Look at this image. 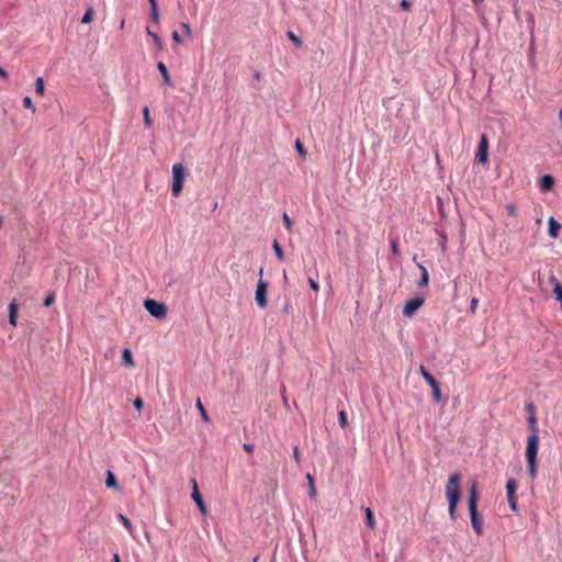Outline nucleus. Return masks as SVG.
<instances>
[{"instance_id":"1","label":"nucleus","mask_w":562,"mask_h":562,"mask_svg":"<svg viewBox=\"0 0 562 562\" xmlns=\"http://www.w3.org/2000/svg\"><path fill=\"white\" fill-rule=\"evenodd\" d=\"M461 474L453 473L449 476L445 486V494L448 501V512L452 520L457 518V506L460 502Z\"/></svg>"},{"instance_id":"2","label":"nucleus","mask_w":562,"mask_h":562,"mask_svg":"<svg viewBox=\"0 0 562 562\" xmlns=\"http://www.w3.org/2000/svg\"><path fill=\"white\" fill-rule=\"evenodd\" d=\"M539 450V435H530L527 438L526 446V460H527V470L531 480H535L538 474L537 467V457Z\"/></svg>"},{"instance_id":"3","label":"nucleus","mask_w":562,"mask_h":562,"mask_svg":"<svg viewBox=\"0 0 562 562\" xmlns=\"http://www.w3.org/2000/svg\"><path fill=\"white\" fill-rule=\"evenodd\" d=\"M477 498L476 483L473 482L469 491V512L472 528L477 536H481L483 533V519L477 512Z\"/></svg>"},{"instance_id":"4","label":"nucleus","mask_w":562,"mask_h":562,"mask_svg":"<svg viewBox=\"0 0 562 562\" xmlns=\"http://www.w3.org/2000/svg\"><path fill=\"white\" fill-rule=\"evenodd\" d=\"M186 179V170L182 164H175L172 166V184L171 193L173 196H178L182 189Z\"/></svg>"},{"instance_id":"5","label":"nucleus","mask_w":562,"mask_h":562,"mask_svg":"<svg viewBox=\"0 0 562 562\" xmlns=\"http://www.w3.org/2000/svg\"><path fill=\"white\" fill-rule=\"evenodd\" d=\"M144 306L147 312L156 318L162 319L167 315V306L158 301L147 299L144 302Z\"/></svg>"},{"instance_id":"6","label":"nucleus","mask_w":562,"mask_h":562,"mask_svg":"<svg viewBox=\"0 0 562 562\" xmlns=\"http://www.w3.org/2000/svg\"><path fill=\"white\" fill-rule=\"evenodd\" d=\"M517 482L514 479H509L506 483V492L509 507L513 512L518 510L517 497H516Z\"/></svg>"},{"instance_id":"7","label":"nucleus","mask_w":562,"mask_h":562,"mask_svg":"<svg viewBox=\"0 0 562 562\" xmlns=\"http://www.w3.org/2000/svg\"><path fill=\"white\" fill-rule=\"evenodd\" d=\"M487 154H488V139L485 134H483L480 138L477 150L475 154V158L477 162L485 165L487 162Z\"/></svg>"},{"instance_id":"8","label":"nucleus","mask_w":562,"mask_h":562,"mask_svg":"<svg viewBox=\"0 0 562 562\" xmlns=\"http://www.w3.org/2000/svg\"><path fill=\"white\" fill-rule=\"evenodd\" d=\"M267 291L268 283L260 279L257 284L255 299L258 306L261 308H265L267 306Z\"/></svg>"},{"instance_id":"9","label":"nucleus","mask_w":562,"mask_h":562,"mask_svg":"<svg viewBox=\"0 0 562 562\" xmlns=\"http://www.w3.org/2000/svg\"><path fill=\"white\" fill-rule=\"evenodd\" d=\"M424 302L425 301L423 297H415L407 301L403 307V314L406 317H412L415 312H417L423 306Z\"/></svg>"},{"instance_id":"10","label":"nucleus","mask_w":562,"mask_h":562,"mask_svg":"<svg viewBox=\"0 0 562 562\" xmlns=\"http://www.w3.org/2000/svg\"><path fill=\"white\" fill-rule=\"evenodd\" d=\"M191 483H192V486H193V491H192V499L195 502V504L198 505L200 512L205 515L206 514V507H205V504L203 502V498H202V495L198 488V484H196V480L195 479H192L191 480Z\"/></svg>"},{"instance_id":"11","label":"nucleus","mask_w":562,"mask_h":562,"mask_svg":"<svg viewBox=\"0 0 562 562\" xmlns=\"http://www.w3.org/2000/svg\"><path fill=\"white\" fill-rule=\"evenodd\" d=\"M554 186V179L550 175H546L540 179V190L543 192L550 191Z\"/></svg>"},{"instance_id":"12","label":"nucleus","mask_w":562,"mask_h":562,"mask_svg":"<svg viewBox=\"0 0 562 562\" xmlns=\"http://www.w3.org/2000/svg\"><path fill=\"white\" fill-rule=\"evenodd\" d=\"M18 303L15 300H13L10 304H9V322L12 326H16V318H18Z\"/></svg>"},{"instance_id":"13","label":"nucleus","mask_w":562,"mask_h":562,"mask_svg":"<svg viewBox=\"0 0 562 562\" xmlns=\"http://www.w3.org/2000/svg\"><path fill=\"white\" fill-rule=\"evenodd\" d=\"M157 68L162 77L164 83L167 86H171L170 75H169V71H168L166 65L162 61H159L157 64Z\"/></svg>"},{"instance_id":"14","label":"nucleus","mask_w":562,"mask_h":562,"mask_svg":"<svg viewBox=\"0 0 562 562\" xmlns=\"http://www.w3.org/2000/svg\"><path fill=\"white\" fill-rule=\"evenodd\" d=\"M561 229V224L558 223L553 217L549 218V235L552 238H557Z\"/></svg>"},{"instance_id":"15","label":"nucleus","mask_w":562,"mask_h":562,"mask_svg":"<svg viewBox=\"0 0 562 562\" xmlns=\"http://www.w3.org/2000/svg\"><path fill=\"white\" fill-rule=\"evenodd\" d=\"M105 485L109 488L120 490L119 483L116 481V477L112 471L106 472V479H105Z\"/></svg>"},{"instance_id":"16","label":"nucleus","mask_w":562,"mask_h":562,"mask_svg":"<svg viewBox=\"0 0 562 562\" xmlns=\"http://www.w3.org/2000/svg\"><path fill=\"white\" fill-rule=\"evenodd\" d=\"M150 4V19L154 23H159V11H158V4L156 0H148Z\"/></svg>"},{"instance_id":"17","label":"nucleus","mask_w":562,"mask_h":562,"mask_svg":"<svg viewBox=\"0 0 562 562\" xmlns=\"http://www.w3.org/2000/svg\"><path fill=\"white\" fill-rule=\"evenodd\" d=\"M364 513H366L367 527L371 530L375 529V520H374L373 512L369 507H367V508H364Z\"/></svg>"},{"instance_id":"18","label":"nucleus","mask_w":562,"mask_h":562,"mask_svg":"<svg viewBox=\"0 0 562 562\" xmlns=\"http://www.w3.org/2000/svg\"><path fill=\"white\" fill-rule=\"evenodd\" d=\"M122 359L125 366L132 368L135 366L133 360L132 351L128 348H125L122 352Z\"/></svg>"},{"instance_id":"19","label":"nucleus","mask_w":562,"mask_h":562,"mask_svg":"<svg viewBox=\"0 0 562 562\" xmlns=\"http://www.w3.org/2000/svg\"><path fill=\"white\" fill-rule=\"evenodd\" d=\"M418 268H419V269H420V271H422V278H420V281H419V283H418V286H420V288L427 286V285H428V282H429L428 271H427V269H426L423 265H420V263H418Z\"/></svg>"},{"instance_id":"20","label":"nucleus","mask_w":562,"mask_h":562,"mask_svg":"<svg viewBox=\"0 0 562 562\" xmlns=\"http://www.w3.org/2000/svg\"><path fill=\"white\" fill-rule=\"evenodd\" d=\"M419 372L429 385H434L437 380L426 370L424 366L419 367Z\"/></svg>"},{"instance_id":"21","label":"nucleus","mask_w":562,"mask_h":562,"mask_svg":"<svg viewBox=\"0 0 562 562\" xmlns=\"http://www.w3.org/2000/svg\"><path fill=\"white\" fill-rule=\"evenodd\" d=\"M528 426H529V429L531 430V435H538L539 428H538V423H537L536 415H529V417H528Z\"/></svg>"},{"instance_id":"22","label":"nucleus","mask_w":562,"mask_h":562,"mask_svg":"<svg viewBox=\"0 0 562 562\" xmlns=\"http://www.w3.org/2000/svg\"><path fill=\"white\" fill-rule=\"evenodd\" d=\"M272 247H273V250H274V254H276L278 260L279 261H283L284 260V252H283V249L280 246V244L277 240H274L273 244H272Z\"/></svg>"},{"instance_id":"23","label":"nucleus","mask_w":562,"mask_h":562,"mask_svg":"<svg viewBox=\"0 0 562 562\" xmlns=\"http://www.w3.org/2000/svg\"><path fill=\"white\" fill-rule=\"evenodd\" d=\"M35 91L38 95H44V92H45V83H44V80L42 77H38L36 80H35Z\"/></svg>"},{"instance_id":"24","label":"nucleus","mask_w":562,"mask_h":562,"mask_svg":"<svg viewBox=\"0 0 562 562\" xmlns=\"http://www.w3.org/2000/svg\"><path fill=\"white\" fill-rule=\"evenodd\" d=\"M196 408L199 409L200 414H201V417L203 418L204 422L209 423L210 422V417L201 402L200 398H198L196 401V404H195Z\"/></svg>"},{"instance_id":"25","label":"nucleus","mask_w":562,"mask_h":562,"mask_svg":"<svg viewBox=\"0 0 562 562\" xmlns=\"http://www.w3.org/2000/svg\"><path fill=\"white\" fill-rule=\"evenodd\" d=\"M431 390H432V397L434 400L439 403L441 401V391H440V387H439V383L436 382L434 385H430Z\"/></svg>"},{"instance_id":"26","label":"nucleus","mask_w":562,"mask_h":562,"mask_svg":"<svg viewBox=\"0 0 562 562\" xmlns=\"http://www.w3.org/2000/svg\"><path fill=\"white\" fill-rule=\"evenodd\" d=\"M92 19H93V10H92V8H88L81 19V23L88 24L92 21Z\"/></svg>"},{"instance_id":"27","label":"nucleus","mask_w":562,"mask_h":562,"mask_svg":"<svg viewBox=\"0 0 562 562\" xmlns=\"http://www.w3.org/2000/svg\"><path fill=\"white\" fill-rule=\"evenodd\" d=\"M119 518H120L121 522L123 524V526L127 529V531L130 533H132L133 532V526H132L131 520L126 516H124L122 514H120Z\"/></svg>"},{"instance_id":"28","label":"nucleus","mask_w":562,"mask_h":562,"mask_svg":"<svg viewBox=\"0 0 562 562\" xmlns=\"http://www.w3.org/2000/svg\"><path fill=\"white\" fill-rule=\"evenodd\" d=\"M338 422L341 428H346L348 426L347 414L345 411H340L338 413Z\"/></svg>"},{"instance_id":"29","label":"nucleus","mask_w":562,"mask_h":562,"mask_svg":"<svg viewBox=\"0 0 562 562\" xmlns=\"http://www.w3.org/2000/svg\"><path fill=\"white\" fill-rule=\"evenodd\" d=\"M23 105H24V108H26V109L31 110L33 113H35L36 108L33 104V101H32V99L30 97H25L23 99Z\"/></svg>"},{"instance_id":"30","label":"nucleus","mask_w":562,"mask_h":562,"mask_svg":"<svg viewBox=\"0 0 562 562\" xmlns=\"http://www.w3.org/2000/svg\"><path fill=\"white\" fill-rule=\"evenodd\" d=\"M288 36L290 38V41L296 46V47H301L302 46V41L293 33V32H289L288 33Z\"/></svg>"},{"instance_id":"31","label":"nucleus","mask_w":562,"mask_h":562,"mask_svg":"<svg viewBox=\"0 0 562 562\" xmlns=\"http://www.w3.org/2000/svg\"><path fill=\"white\" fill-rule=\"evenodd\" d=\"M143 115H144V123L147 127L151 126V120H150V116H149V109L147 106H145L143 109Z\"/></svg>"},{"instance_id":"32","label":"nucleus","mask_w":562,"mask_h":562,"mask_svg":"<svg viewBox=\"0 0 562 562\" xmlns=\"http://www.w3.org/2000/svg\"><path fill=\"white\" fill-rule=\"evenodd\" d=\"M282 220H283V223H284V226L285 228L291 232L292 231V220L290 218V216L286 214V213H283L282 215Z\"/></svg>"},{"instance_id":"33","label":"nucleus","mask_w":562,"mask_h":562,"mask_svg":"<svg viewBox=\"0 0 562 562\" xmlns=\"http://www.w3.org/2000/svg\"><path fill=\"white\" fill-rule=\"evenodd\" d=\"M295 148L297 150V153L300 154L301 157L305 158L306 156V151L304 149V146L303 144L300 142V140H296L295 142Z\"/></svg>"},{"instance_id":"34","label":"nucleus","mask_w":562,"mask_h":562,"mask_svg":"<svg viewBox=\"0 0 562 562\" xmlns=\"http://www.w3.org/2000/svg\"><path fill=\"white\" fill-rule=\"evenodd\" d=\"M146 32H147V34L153 38V41H154L158 46H160V45H161L160 37H159L156 33L151 32L148 27H147Z\"/></svg>"},{"instance_id":"35","label":"nucleus","mask_w":562,"mask_h":562,"mask_svg":"<svg viewBox=\"0 0 562 562\" xmlns=\"http://www.w3.org/2000/svg\"><path fill=\"white\" fill-rule=\"evenodd\" d=\"M506 210H507L509 216H516L517 215V207H516L515 204H513V203L507 204L506 205Z\"/></svg>"},{"instance_id":"36","label":"nucleus","mask_w":562,"mask_h":562,"mask_svg":"<svg viewBox=\"0 0 562 562\" xmlns=\"http://www.w3.org/2000/svg\"><path fill=\"white\" fill-rule=\"evenodd\" d=\"M391 250L393 256H398V244L395 238L391 240Z\"/></svg>"},{"instance_id":"37","label":"nucleus","mask_w":562,"mask_h":562,"mask_svg":"<svg viewBox=\"0 0 562 562\" xmlns=\"http://www.w3.org/2000/svg\"><path fill=\"white\" fill-rule=\"evenodd\" d=\"M477 305H479V300L476 297H473L471 300V302H470V312H471V314H475L476 313Z\"/></svg>"},{"instance_id":"38","label":"nucleus","mask_w":562,"mask_h":562,"mask_svg":"<svg viewBox=\"0 0 562 562\" xmlns=\"http://www.w3.org/2000/svg\"><path fill=\"white\" fill-rule=\"evenodd\" d=\"M55 302V295L53 293L48 294L44 300V306L48 307Z\"/></svg>"},{"instance_id":"39","label":"nucleus","mask_w":562,"mask_h":562,"mask_svg":"<svg viewBox=\"0 0 562 562\" xmlns=\"http://www.w3.org/2000/svg\"><path fill=\"white\" fill-rule=\"evenodd\" d=\"M308 284L315 293L319 291V284L314 279H308Z\"/></svg>"},{"instance_id":"40","label":"nucleus","mask_w":562,"mask_h":562,"mask_svg":"<svg viewBox=\"0 0 562 562\" xmlns=\"http://www.w3.org/2000/svg\"><path fill=\"white\" fill-rule=\"evenodd\" d=\"M400 7L403 10L408 11L411 9V7H412V3L408 0H402L401 3H400Z\"/></svg>"},{"instance_id":"41","label":"nucleus","mask_w":562,"mask_h":562,"mask_svg":"<svg viewBox=\"0 0 562 562\" xmlns=\"http://www.w3.org/2000/svg\"><path fill=\"white\" fill-rule=\"evenodd\" d=\"M134 407L139 412L142 411V408L144 407V403H143V400L142 398H136L134 401Z\"/></svg>"},{"instance_id":"42","label":"nucleus","mask_w":562,"mask_h":562,"mask_svg":"<svg viewBox=\"0 0 562 562\" xmlns=\"http://www.w3.org/2000/svg\"><path fill=\"white\" fill-rule=\"evenodd\" d=\"M526 409L529 413V415H536V407H535L533 403H528L526 405Z\"/></svg>"},{"instance_id":"43","label":"nucleus","mask_w":562,"mask_h":562,"mask_svg":"<svg viewBox=\"0 0 562 562\" xmlns=\"http://www.w3.org/2000/svg\"><path fill=\"white\" fill-rule=\"evenodd\" d=\"M172 40L177 44H181L182 43V38H181L180 34L177 31L172 32Z\"/></svg>"},{"instance_id":"44","label":"nucleus","mask_w":562,"mask_h":562,"mask_svg":"<svg viewBox=\"0 0 562 562\" xmlns=\"http://www.w3.org/2000/svg\"><path fill=\"white\" fill-rule=\"evenodd\" d=\"M293 458L295 460L296 463H300L301 459H300V450H299V447H294L293 449Z\"/></svg>"},{"instance_id":"45","label":"nucleus","mask_w":562,"mask_h":562,"mask_svg":"<svg viewBox=\"0 0 562 562\" xmlns=\"http://www.w3.org/2000/svg\"><path fill=\"white\" fill-rule=\"evenodd\" d=\"M243 448L248 453H252L254 449H255L254 445H251V443H244Z\"/></svg>"},{"instance_id":"46","label":"nucleus","mask_w":562,"mask_h":562,"mask_svg":"<svg viewBox=\"0 0 562 562\" xmlns=\"http://www.w3.org/2000/svg\"><path fill=\"white\" fill-rule=\"evenodd\" d=\"M181 27L184 30L186 34L191 36L192 31H191V27H190V25L188 23H184V22L181 23Z\"/></svg>"},{"instance_id":"47","label":"nucleus","mask_w":562,"mask_h":562,"mask_svg":"<svg viewBox=\"0 0 562 562\" xmlns=\"http://www.w3.org/2000/svg\"><path fill=\"white\" fill-rule=\"evenodd\" d=\"M308 494L312 498H314L316 496V488H315V485L314 484H310L308 486Z\"/></svg>"},{"instance_id":"48","label":"nucleus","mask_w":562,"mask_h":562,"mask_svg":"<svg viewBox=\"0 0 562 562\" xmlns=\"http://www.w3.org/2000/svg\"><path fill=\"white\" fill-rule=\"evenodd\" d=\"M0 77L3 79H8L9 77L8 72L2 67H0Z\"/></svg>"},{"instance_id":"49","label":"nucleus","mask_w":562,"mask_h":562,"mask_svg":"<svg viewBox=\"0 0 562 562\" xmlns=\"http://www.w3.org/2000/svg\"><path fill=\"white\" fill-rule=\"evenodd\" d=\"M113 562H121L120 555L117 553L113 554Z\"/></svg>"},{"instance_id":"50","label":"nucleus","mask_w":562,"mask_h":562,"mask_svg":"<svg viewBox=\"0 0 562 562\" xmlns=\"http://www.w3.org/2000/svg\"><path fill=\"white\" fill-rule=\"evenodd\" d=\"M306 477L308 480V485L310 484H314V480H313V476L311 474H307Z\"/></svg>"},{"instance_id":"51","label":"nucleus","mask_w":562,"mask_h":562,"mask_svg":"<svg viewBox=\"0 0 562 562\" xmlns=\"http://www.w3.org/2000/svg\"><path fill=\"white\" fill-rule=\"evenodd\" d=\"M558 117H559V121H560L561 126H562V108L560 109V111L558 113Z\"/></svg>"},{"instance_id":"52","label":"nucleus","mask_w":562,"mask_h":562,"mask_svg":"<svg viewBox=\"0 0 562 562\" xmlns=\"http://www.w3.org/2000/svg\"><path fill=\"white\" fill-rule=\"evenodd\" d=\"M124 24H125V23H124V21H122V22H121V29H123V27H124Z\"/></svg>"},{"instance_id":"53","label":"nucleus","mask_w":562,"mask_h":562,"mask_svg":"<svg viewBox=\"0 0 562 562\" xmlns=\"http://www.w3.org/2000/svg\"><path fill=\"white\" fill-rule=\"evenodd\" d=\"M481 0H473L474 3H479Z\"/></svg>"}]
</instances>
